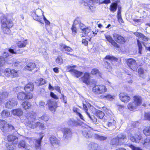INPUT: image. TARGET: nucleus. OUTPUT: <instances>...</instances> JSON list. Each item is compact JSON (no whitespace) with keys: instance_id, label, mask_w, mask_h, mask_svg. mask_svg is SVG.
I'll use <instances>...</instances> for the list:
<instances>
[{"instance_id":"obj_1","label":"nucleus","mask_w":150,"mask_h":150,"mask_svg":"<svg viewBox=\"0 0 150 150\" xmlns=\"http://www.w3.org/2000/svg\"><path fill=\"white\" fill-rule=\"evenodd\" d=\"M1 20L2 29L4 33L6 34H9L11 31L10 28L12 27L13 24L12 22V18L11 15H8L7 17H4Z\"/></svg>"},{"instance_id":"obj_2","label":"nucleus","mask_w":150,"mask_h":150,"mask_svg":"<svg viewBox=\"0 0 150 150\" xmlns=\"http://www.w3.org/2000/svg\"><path fill=\"white\" fill-rule=\"evenodd\" d=\"M28 121L26 123V125L31 128L34 129L37 127L44 129L45 126L43 124L40 122H35L34 121L36 117V114L34 113H29L26 116Z\"/></svg>"},{"instance_id":"obj_3","label":"nucleus","mask_w":150,"mask_h":150,"mask_svg":"<svg viewBox=\"0 0 150 150\" xmlns=\"http://www.w3.org/2000/svg\"><path fill=\"white\" fill-rule=\"evenodd\" d=\"M93 92L97 95L103 94L107 91L106 87L103 84L95 85L93 88Z\"/></svg>"},{"instance_id":"obj_4","label":"nucleus","mask_w":150,"mask_h":150,"mask_svg":"<svg viewBox=\"0 0 150 150\" xmlns=\"http://www.w3.org/2000/svg\"><path fill=\"white\" fill-rule=\"evenodd\" d=\"M41 14H43V12L41 9H39L33 11L31 16L34 20L42 23Z\"/></svg>"},{"instance_id":"obj_5","label":"nucleus","mask_w":150,"mask_h":150,"mask_svg":"<svg viewBox=\"0 0 150 150\" xmlns=\"http://www.w3.org/2000/svg\"><path fill=\"white\" fill-rule=\"evenodd\" d=\"M127 64L129 67L133 71L137 70V65L136 61L130 58L127 60Z\"/></svg>"},{"instance_id":"obj_6","label":"nucleus","mask_w":150,"mask_h":150,"mask_svg":"<svg viewBox=\"0 0 150 150\" xmlns=\"http://www.w3.org/2000/svg\"><path fill=\"white\" fill-rule=\"evenodd\" d=\"M75 67V66H68V71L71 72V74L74 76L78 78L81 76L83 74V73L72 69V68H74Z\"/></svg>"},{"instance_id":"obj_7","label":"nucleus","mask_w":150,"mask_h":150,"mask_svg":"<svg viewBox=\"0 0 150 150\" xmlns=\"http://www.w3.org/2000/svg\"><path fill=\"white\" fill-rule=\"evenodd\" d=\"M90 130L91 128L88 126H86L82 131L83 135L87 138L91 137L92 136V134Z\"/></svg>"},{"instance_id":"obj_8","label":"nucleus","mask_w":150,"mask_h":150,"mask_svg":"<svg viewBox=\"0 0 150 150\" xmlns=\"http://www.w3.org/2000/svg\"><path fill=\"white\" fill-rule=\"evenodd\" d=\"M113 38L115 41L120 44H123L126 42V40L123 37L117 33H114L113 34Z\"/></svg>"},{"instance_id":"obj_9","label":"nucleus","mask_w":150,"mask_h":150,"mask_svg":"<svg viewBox=\"0 0 150 150\" xmlns=\"http://www.w3.org/2000/svg\"><path fill=\"white\" fill-rule=\"evenodd\" d=\"M62 131L63 133V137L65 139H68L71 137V131L70 128H64L62 129Z\"/></svg>"},{"instance_id":"obj_10","label":"nucleus","mask_w":150,"mask_h":150,"mask_svg":"<svg viewBox=\"0 0 150 150\" xmlns=\"http://www.w3.org/2000/svg\"><path fill=\"white\" fill-rule=\"evenodd\" d=\"M47 103L48 105L49 109L51 111H55L56 108L57 107L56 102L52 101L51 100H48Z\"/></svg>"},{"instance_id":"obj_11","label":"nucleus","mask_w":150,"mask_h":150,"mask_svg":"<svg viewBox=\"0 0 150 150\" xmlns=\"http://www.w3.org/2000/svg\"><path fill=\"white\" fill-rule=\"evenodd\" d=\"M50 140L51 145L54 147H56L59 146V141L54 136L50 137Z\"/></svg>"},{"instance_id":"obj_12","label":"nucleus","mask_w":150,"mask_h":150,"mask_svg":"<svg viewBox=\"0 0 150 150\" xmlns=\"http://www.w3.org/2000/svg\"><path fill=\"white\" fill-rule=\"evenodd\" d=\"M120 100L124 102H127L130 99V97L126 93H121L119 95Z\"/></svg>"},{"instance_id":"obj_13","label":"nucleus","mask_w":150,"mask_h":150,"mask_svg":"<svg viewBox=\"0 0 150 150\" xmlns=\"http://www.w3.org/2000/svg\"><path fill=\"white\" fill-rule=\"evenodd\" d=\"M17 104V102L16 100L15 99H11V100L8 101L6 102L5 106L7 108H11L16 105Z\"/></svg>"},{"instance_id":"obj_14","label":"nucleus","mask_w":150,"mask_h":150,"mask_svg":"<svg viewBox=\"0 0 150 150\" xmlns=\"http://www.w3.org/2000/svg\"><path fill=\"white\" fill-rule=\"evenodd\" d=\"M7 139L8 143H12L13 144H16L18 141V139L17 137L11 135L8 136Z\"/></svg>"},{"instance_id":"obj_15","label":"nucleus","mask_w":150,"mask_h":150,"mask_svg":"<svg viewBox=\"0 0 150 150\" xmlns=\"http://www.w3.org/2000/svg\"><path fill=\"white\" fill-rule=\"evenodd\" d=\"M106 39L112 45L115 47L119 48L120 46L118 45L109 35H105Z\"/></svg>"},{"instance_id":"obj_16","label":"nucleus","mask_w":150,"mask_h":150,"mask_svg":"<svg viewBox=\"0 0 150 150\" xmlns=\"http://www.w3.org/2000/svg\"><path fill=\"white\" fill-rule=\"evenodd\" d=\"M8 124L4 120H0V128L1 130L4 132L7 130V125Z\"/></svg>"},{"instance_id":"obj_17","label":"nucleus","mask_w":150,"mask_h":150,"mask_svg":"<svg viewBox=\"0 0 150 150\" xmlns=\"http://www.w3.org/2000/svg\"><path fill=\"white\" fill-rule=\"evenodd\" d=\"M89 78V74L88 73H85L84 76L81 77V79L83 82L87 84H88L90 83Z\"/></svg>"},{"instance_id":"obj_18","label":"nucleus","mask_w":150,"mask_h":150,"mask_svg":"<svg viewBox=\"0 0 150 150\" xmlns=\"http://www.w3.org/2000/svg\"><path fill=\"white\" fill-rule=\"evenodd\" d=\"M116 124V122L115 120L113 118H111L106 124V125L110 129H112L115 128Z\"/></svg>"},{"instance_id":"obj_19","label":"nucleus","mask_w":150,"mask_h":150,"mask_svg":"<svg viewBox=\"0 0 150 150\" xmlns=\"http://www.w3.org/2000/svg\"><path fill=\"white\" fill-rule=\"evenodd\" d=\"M34 86L32 83H29L26 84L25 86L24 89L27 92H30L33 91Z\"/></svg>"},{"instance_id":"obj_20","label":"nucleus","mask_w":150,"mask_h":150,"mask_svg":"<svg viewBox=\"0 0 150 150\" xmlns=\"http://www.w3.org/2000/svg\"><path fill=\"white\" fill-rule=\"evenodd\" d=\"M133 102L138 106L140 105L142 103V98L139 96H135L134 97Z\"/></svg>"},{"instance_id":"obj_21","label":"nucleus","mask_w":150,"mask_h":150,"mask_svg":"<svg viewBox=\"0 0 150 150\" xmlns=\"http://www.w3.org/2000/svg\"><path fill=\"white\" fill-rule=\"evenodd\" d=\"M117 138L121 144L125 142L127 140V137L125 135L123 134H120L117 135Z\"/></svg>"},{"instance_id":"obj_22","label":"nucleus","mask_w":150,"mask_h":150,"mask_svg":"<svg viewBox=\"0 0 150 150\" xmlns=\"http://www.w3.org/2000/svg\"><path fill=\"white\" fill-rule=\"evenodd\" d=\"M134 34L137 37L141 38L144 41H148L149 38L145 36L144 35L141 33L139 32H135L134 33Z\"/></svg>"},{"instance_id":"obj_23","label":"nucleus","mask_w":150,"mask_h":150,"mask_svg":"<svg viewBox=\"0 0 150 150\" xmlns=\"http://www.w3.org/2000/svg\"><path fill=\"white\" fill-rule=\"evenodd\" d=\"M12 113L18 116L21 115L23 113V111L21 108H18L16 109L13 110L11 111Z\"/></svg>"},{"instance_id":"obj_24","label":"nucleus","mask_w":150,"mask_h":150,"mask_svg":"<svg viewBox=\"0 0 150 150\" xmlns=\"http://www.w3.org/2000/svg\"><path fill=\"white\" fill-rule=\"evenodd\" d=\"M29 146V145L23 140L20 141L18 144V146L19 148H22L26 149L28 148Z\"/></svg>"},{"instance_id":"obj_25","label":"nucleus","mask_w":150,"mask_h":150,"mask_svg":"<svg viewBox=\"0 0 150 150\" xmlns=\"http://www.w3.org/2000/svg\"><path fill=\"white\" fill-rule=\"evenodd\" d=\"M35 67V64L32 62H30L27 64L25 67V69L29 71H31L33 70Z\"/></svg>"},{"instance_id":"obj_26","label":"nucleus","mask_w":150,"mask_h":150,"mask_svg":"<svg viewBox=\"0 0 150 150\" xmlns=\"http://www.w3.org/2000/svg\"><path fill=\"white\" fill-rule=\"evenodd\" d=\"M98 147V145L94 143H90L88 144V149L91 150H96Z\"/></svg>"},{"instance_id":"obj_27","label":"nucleus","mask_w":150,"mask_h":150,"mask_svg":"<svg viewBox=\"0 0 150 150\" xmlns=\"http://www.w3.org/2000/svg\"><path fill=\"white\" fill-rule=\"evenodd\" d=\"M73 110L74 112L81 119L83 120H84L83 119L82 115L81 113L80 110L79 108L76 107H74L73 108Z\"/></svg>"},{"instance_id":"obj_28","label":"nucleus","mask_w":150,"mask_h":150,"mask_svg":"<svg viewBox=\"0 0 150 150\" xmlns=\"http://www.w3.org/2000/svg\"><path fill=\"white\" fill-rule=\"evenodd\" d=\"M27 44V40L23 41H18L17 43L18 46L19 47H25Z\"/></svg>"},{"instance_id":"obj_29","label":"nucleus","mask_w":150,"mask_h":150,"mask_svg":"<svg viewBox=\"0 0 150 150\" xmlns=\"http://www.w3.org/2000/svg\"><path fill=\"white\" fill-rule=\"evenodd\" d=\"M91 32H93L91 27H87L85 28L83 31V33H84L85 35H88L91 36Z\"/></svg>"},{"instance_id":"obj_30","label":"nucleus","mask_w":150,"mask_h":150,"mask_svg":"<svg viewBox=\"0 0 150 150\" xmlns=\"http://www.w3.org/2000/svg\"><path fill=\"white\" fill-rule=\"evenodd\" d=\"M91 73L93 75H95L97 77H100L101 76V73L97 69H92Z\"/></svg>"},{"instance_id":"obj_31","label":"nucleus","mask_w":150,"mask_h":150,"mask_svg":"<svg viewBox=\"0 0 150 150\" xmlns=\"http://www.w3.org/2000/svg\"><path fill=\"white\" fill-rule=\"evenodd\" d=\"M16 144H13L12 143H8L6 145L7 149L8 150H13L15 148V145Z\"/></svg>"},{"instance_id":"obj_32","label":"nucleus","mask_w":150,"mask_h":150,"mask_svg":"<svg viewBox=\"0 0 150 150\" xmlns=\"http://www.w3.org/2000/svg\"><path fill=\"white\" fill-rule=\"evenodd\" d=\"M138 107L133 102L130 103L127 105L128 108L130 110L136 109Z\"/></svg>"},{"instance_id":"obj_33","label":"nucleus","mask_w":150,"mask_h":150,"mask_svg":"<svg viewBox=\"0 0 150 150\" xmlns=\"http://www.w3.org/2000/svg\"><path fill=\"white\" fill-rule=\"evenodd\" d=\"M68 125L72 126H76L79 125L78 122L73 119L69 120L68 122Z\"/></svg>"},{"instance_id":"obj_34","label":"nucleus","mask_w":150,"mask_h":150,"mask_svg":"<svg viewBox=\"0 0 150 150\" xmlns=\"http://www.w3.org/2000/svg\"><path fill=\"white\" fill-rule=\"evenodd\" d=\"M94 136L95 138L100 141L105 140H106L107 138V137L100 135L96 134H95L94 135Z\"/></svg>"},{"instance_id":"obj_35","label":"nucleus","mask_w":150,"mask_h":150,"mask_svg":"<svg viewBox=\"0 0 150 150\" xmlns=\"http://www.w3.org/2000/svg\"><path fill=\"white\" fill-rule=\"evenodd\" d=\"M25 93L23 92L18 93L17 95V98L19 100H25Z\"/></svg>"},{"instance_id":"obj_36","label":"nucleus","mask_w":150,"mask_h":150,"mask_svg":"<svg viewBox=\"0 0 150 150\" xmlns=\"http://www.w3.org/2000/svg\"><path fill=\"white\" fill-rule=\"evenodd\" d=\"M19 71H17L14 69L11 70V77H18L19 76Z\"/></svg>"},{"instance_id":"obj_37","label":"nucleus","mask_w":150,"mask_h":150,"mask_svg":"<svg viewBox=\"0 0 150 150\" xmlns=\"http://www.w3.org/2000/svg\"><path fill=\"white\" fill-rule=\"evenodd\" d=\"M22 105L23 108L25 110L29 109L31 106L30 103L29 102L27 101L23 102L22 103Z\"/></svg>"},{"instance_id":"obj_38","label":"nucleus","mask_w":150,"mask_h":150,"mask_svg":"<svg viewBox=\"0 0 150 150\" xmlns=\"http://www.w3.org/2000/svg\"><path fill=\"white\" fill-rule=\"evenodd\" d=\"M110 144L112 145H117L120 144L119 140L117 138V136L111 139Z\"/></svg>"},{"instance_id":"obj_39","label":"nucleus","mask_w":150,"mask_h":150,"mask_svg":"<svg viewBox=\"0 0 150 150\" xmlns=\"http://www.w3.org/2000/svg\"><path fill=\"white\" fill-rule=\"evenodd\" d=\"M86 113L93 123L96 124H97V119L93 115L91 116L90 113L87 111H86Z\"/></svg>"},{"instance_id":"obj_40","label":"nucleus","mask_w":150,"mask_h":150,"mask_svg":"<svg viewBox=\"0 0 150 150\" xmlns=\"http://www.w3.org/2000/svg\"><path fill=\"white\" fill-rule=\"evenodd\" d=\"M43 136H44L43 135H42L39 139L36 140L35 145L36 148H38L40 146L41 140Z\"/></svg>"},{"instance_id":"obj_41","label":"nucleus","mask_w":150,"mask_h":150,"mask_svg":"<svg viewBox=\"0 0 150 150\" xmlns=\"http://www.w3.org/2000/svg\"><path fill=\"white\" fill-rule=\"evenodd\" d=\"M128 138L132 142H138V139H136V137L134 136L133 134L131 133L129 134L128 135Z\"/></svg>"},{"instance_id":"obj_42","label":"nucleus","mask_w":150,"mask_h":150,"mask_svg":"<svg viewBox=\"0 0 150 150\" xmlns=\"http://www.w3.org/2000/svg\"><path fill=\"white\" fill-rule=\"evenodd\" d=\"M2 116L4 117H6L10 115V112L7 110H4L1 112Z\"/></svg>"},{"instance_id":"obj_43","label":"nucleus","mask_w":150,"mask_h":150,"mask_svg":"<svg viewBox=\"0 0 150 150\" xmlns=\"http://www.w3.org/2000/svg\"><path fill=\"white\" fill-rule=\"evenodd\" d=\"M117 8V4L116 3H112L110 7V10L112 12H114L116 11Z\"/></svg>"},{"instance_id":"obj_44","label":"nucleus","mask_w":150,"mask_h":150,"mask_svg":"<svg viewBox=\"0 0 150 150\" xmlns=\"http://www.w3.org/2000/svg\"><path fill=\"white\" fill-rule=\"evenodd\" d=\"M11 70L8 68L6 69L4 71V75L6 77H10Z\"/></svg>"},{"instance_id":"obj_45","label":"nucleus","mask_w":150,"mask_h":150,"mask_svg":"<svg viewBox=\"0 0 150 150\" xmlns=\"http://www.w3.org/2000/svg\"><path fill=\"white\" fill-rule=\"evenodd\" d=\"M144 134L146 136H150V127H147L143 130Z\"/></svg>"},{"instance_id":"obj_46","label":"nucleus","mask_w":150,"mask_h":150,"mask_svg":"<svg viewBox=\"0 0 150 150\" xmlns=\"http://www.w3.org/2000/svg\"><path fill=\"white\" fill-rule=\"evenodd\" d=\"M104 65L105 68H106L107 69V71H110L111 70V67L110 65L108 62H104Z\"/></svg>"},{"instance_id":"obj_47","label":"nucleus","mask_w":150,"mask_h":150,"mask_svg":"<svg viewBox=\"0 0 150 150\" xmlns=\"http://www.w3.org/2000/svg\"><path fill=\"white\" fill-rule=\"evenodd\" d=\"M97 116L100 119H102L104 116V113L100 111H98L96 113Z\"/></svg>"},{"instance_id":"obj_48","label":"nucleus","mask_w":150,"mask_h":150,"mask_svg":"<svg viewBox=\"0 0 150 150\" xmlns=\"http://www.w3.org/2000/svg\"><path fill=\"white\" fill-rule=\"evenodd\" d=\"M30 92H28L27 94L25 93V100H28L32 98L33 97V95L30 93Z\"/></svg>"},{"instance_id":"obj_49","label":"nucleus","mask_w":150,"mask_h":150,"mask_svg":"<svg viewBox=\"0 0 150 150\" xmlns=\"http://www.w3.org/2000/svg\"><path fill=\"white\" fill-rule=\"evenodd\" d=\"M39 52L44 55L47 56V53L46 52V50L45 48H41L39 49Z\"/></svg>"},{"instance_id":"obj_50","label":"nucleus","mask_w":150,"mask_h":150,"mask_svg":"<svg viewBox=\"0 0 150 150\" xmlns=\"http://www.w3.org/2000/svg\"><path fill=\"white\" fill-rule=\"evenodd\" d=\"M56 62L59 64H62L63 62L62 58L60 56L58 57L56 60Z\"/></svg>"},{"instance_id":"obj_51","label":"nucleus","mask_w":150,"mask_h":150,"mask_svg":"<svg viewBox=\"0 0 150 150\" xmlns=\"http://www.w3.org/2000/svg\"><path fill=\"white\" fill-rule=\"evenodd\" d=\"M105 59H109L111 61H116L117 60L115 57L109 55L106 56L105 57Z\"/></svg>"},{"instance_id":"obj_52","label":"nucleus","mask_w":150,"mask_h":150,"mask_svg":"<svg viewBox=\"0 0 150 150\" xmlns=\"http://www.w3.org/2000/svg\"><path fill=\"white\" fill-rule=\"evenodd\" d=\"M73 35H75L77 33V29L75 25L73 24L71 28Z\"/></svg>"},{"instance_id":"obj_53","label":"nucleus","mask_w":150,"mask_h":150,"mask_svg":"<svg viewBox=\"0 0 150 150\" xmlns=\"http://www.w3.org/2000/svg\"><path fill=\"white\" fill-rule=\"evenodd\" d=\"M115 98V96H113L109 94H106V99L110 101L112 100L113 99H114Z\"/></svg>"},{"instance_id":"obj_54","label":"nucleus","mask_w":150,"mask_h":150,"mask_svg":"<svg viewBox=\"0 0 150 150\" xmlns=\"http://www.w3.org/2000/svg\"><path fill=\"white\" fill-rule=\"evenodd\" d=\"M5 62V58L1 56H0V67L3 66Z\"/></svg>"},{"instance_id":"obj_55","label":"nucleus","mask_w":150,"mask_h":150,"mask_svg":"<svg viewBox=\"0 0 150 150\" xmlns=\"http://www.w3.org/2000/svg\"><path fill=\"white\" fill-rule=\"evenodd\" d=\"M144 119L150 121V112H146L144 114Z\"/></svg>"},{"instance_id":"obj_56","label":"nucleus","mask_w":150,"mask_h":150,"mask_svg":"<svg viewBox=\"0 0 150 150\" xmlns=\"http://www.w3.org/2000/svg\"><path fill=\"white\" fill-rule=\"evenodd\" d=\"M37 82L38 83V84L39 85H43L45 83V80L44 79L40 78Z\"/></svg>"},{"instance_id":"obj_57","label":"nucleus","mask_w":150,"mask_h":150,"mask_svg":"<svg viewBox=\"0 0 150 150\" xmlns=\"http://www.w3.org/2000/svg\"><path fill=\"white\" fill-rule=\"evenodd\" d=\"M8 93L6 92H4L2 93H1V97L2 100L8 96Z\"/></svg>"},{"instance_id":"obj_58","label":"nucleus","mask_w":150,"mask_h":150,"mask_svg":"<svg viewBox=\"0 0 150 150\" xmlns=\"http://www.w3.org/2000/svg\"><path fill=\"white\" fill-rule=\"evenodd\" d=\"M63 48L66 51H67L69 52H71L72 51V50L71 48L69 47L64 45L63 46Z\"/></svg>"},{"instance_id":"obj_59","label":"nucleus","mask_w":150,"mask_h":150,"mask_svg":"<svg viewBox=\"0 0 150 150\" xmlns=\"http://www.w3.org/2000/svg\"><path fill=\"white\" fill-rule=\"evenodd\" d=\"M137 43L139 47V52H140L142 49V44L141 42L138 40H137Z\"/></svg>"},{"instance_id":"obj_60","label":"nucleus","mask_w":150,"mask_h":150,"mask_svg":"<svg viewBox=\"0 0 150 150\" xmlns=\"http://www.w3.org/2000/svg\"><path fill=\"white\" fill-rule=\"evenodd\" d=\"M88 8L91 11H95V7L94 6V5L92 4V5H90L88 6Z\"/></svg>"},{"instance_id":"obj_61","label":"nucleus","mask_w":150,"mask_h":150,"mask_svg":"<svg viewBox=\"0 0 150 150\" xmlns=\"http://www.w3.org/2000/svg\"><path fill=\"white\" fill-rule=\"evenodd\" d=\"M8 51L10 53H11L12 54H16L17 52V51L16 50L11 48L9 49Z\"/></svg>"},{"instance_id":"obj_62","label":"nucleus","mask_w":150,"mask_h":150,"mask_svg":"<svg viewBox=\"0 0 150 150\" xmlns=\"http://www.w3.org/2000/svg\"><path fill=\"white\" fill-rule=\"evenodd\" d=\"M79 28L83 31L84 29L85 28V25L82 23H80L79 24Z\"/></svg>"},{"instance_id":"obj_63","label":"nucleus","mask_w":150,"mask_h":150,"mask_svg":"<svg viewBox=\"0 0 150 150\" xmlns=\"http://www.w3.org/2000/svg\"><path fill=\"white\" fill-rule=\"evenodd\" d=\"M144 144L150 145V138L148 137L144 140Z\"/></svg>"},{"instance_id":"obj_64","label":"nucleus","mask_w":150,"mask_h":150,"mask_svg":"<svg viewBox=\"0 0 150 150\" xmlns=\"http://www.w3.org/2000/svg\"><path fill=\"white\" fill-rule=\"evenodd\" d=\"M41 119L45 121H47L49 120L48 117L46 115L42 116L41 117Z\"/></svg>"}]
</instances>
